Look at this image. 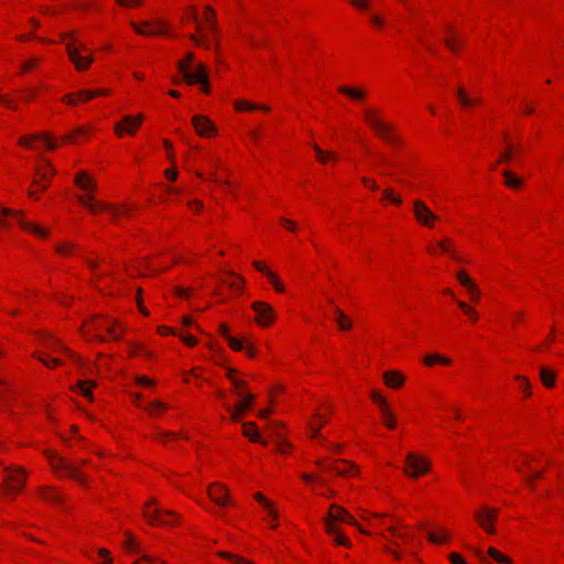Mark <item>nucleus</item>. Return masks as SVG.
I'll return each mask as SVG.
<instances>
[{"instance_id":"c85d7f7f","label":"nucleus","mask_w":564,"mask_h":564,"mask_svg":"<svg viewBox=\"0 0 564 564\" xmlns=\"http://www.w3.org/2000/svg\"><path fill=\"white\" fill-rule=\"evenodd\" d=\"M540 378H541V381L543 382V384L547 388H552L555 383V373L554 371L545 368V367H541L540 369Z\"/></svg>"},{"instance_id":"393cba45","label":"nucleus","mask_w":564,"mask_h":564,"mask_svg":"<svg viewBox=\"0 0 564 564\" xmlns=\"http://www.w3.org/2000/svg\"><path fill=\"white\" fill-rule=\"evenodd\" d=\"M40 496L46 500L47 502H51L53 505H58L61 502V494L53 487H44Z\"/></svg>"},{"instance_id":"4c0bfd02","label":"nucleus","mask_w":564,"mask_h":564,"mask_svg":"<svg viewBox=\"0 0 564 564\" xmlns=\"http://www.w3.org/2000/svg\"><path fill=\"white\" fill-rule=\"evenodd\" d=\"M36 357L44 366L48 368H55L62 365V360L57 357H48L46 355H39Z\"/></svg>"},{"instance_id":"bb28decb","label":"nucleus","mask_w":564,"mask_h":564,"mask_svg":"<svg viewBox=\"0 0 564 564\" xmlns=\"http://www.w3.org/2000/svg\"><path fill=\"white\" fill-rule=\"evenodd\" d=\"M238 397L241 400L237 404V408L239 409V411H242L245 413L246 411H248L251 408L252 402L254 400V395L251 393L238 392Z\"/></svg>"},{"instance_id":"680f3d73","label":"nucleus","mask_w":564,"mask_h":564,"mask_svg":"<svg viewBox=\"0 0 564 564\" xmlns=\"http://www.w3.org/2000/svg\"><path fill=\"white\" fill-rule=\"evenodd\" d=\"M352 6H355L358 9H367L369 6L368 0H351Z\"/></svg>"},{"instance_id":"0eeeda50","label":"nucleus","mask_w":564,"mask_h":564,"mask_svg":"<svg viewBox=\"0 0 564 564\" xmlns=\"http://www.w3.org/2000/svg\"><path fill=\"white\" fill-rule=\"evenodd\" d=\"M26 480L25 471L18 467H7L3 471L4 489L8 494L20 492Z\"/></svg>"},{"instance_id":"a19ab883","label":"nucleus","mask_w":564,"mask_h":564,"mask_svg":"<svg viewBox=\"0 0 564 564\" xmlns=\"http://www.w3.org/2000/svg\"><path fill=\"white\" fill-rule=\"evenodd\" d=\"M457 304H458L459 308L473 321L478 319V314L473 307H470L469 305H467L465 302H462V301H459Z\"/></svg>"},{"instance_id":"3c124183","label":"nucleus","mask_w":564,"mask_h":564,"mask_svg":"<svg viewBox=\"0 0 564 564\" xmlns=\"http://www.w3.org/2000/svg\"><path fill=\"white\" fill-rule=\"evenodd\" d=\"M98 554L102 558V562H100L99 564H111L112 560L110 557V552L108 550L100 549Z\"/></svg>"},{"instance_id":"5fc2aeb1","label":"nucleus","mask_w":564,"mask_h":564,"mask_svg":"<svg viewBox=\"0 0 564 564\" xmlns=\"http://www.w3.org/2000/svg\"><path fill=\"white\" fill-rule=\"evenodd\" d=\"M517 379L520 381V386L525 391V394L530 395V391H529L530 383H529V380L525 377H522V376H518Z\"/></svg>"},{"instance_id":"473e14b6","label":"nucleus","mask_w":564,"mask_h":564,"mask_svg":"<svg viewBox=\"0 0 564 564\" xmlns=\"http://www.w3.org/2000/svg\"><path fill=\"white\" fill-rule=\"evenodd\" d=\"M435 362H441L443 365H449L451 364V359L447 358V357H443L441 355H437V354H431V355H427L424 358V364L426 366H433Z\"/></svg>"},{"instance_id":"c9c22d12","label":"nucleus","mask_w":564,"mask_h":564,"mask_svg":"<svg viewBox=\"0 0 564 564\" xmlns=\"http://www.w3.org/2000/svg\"><path fill=\"white\" fill-rule=\"evenodd\" d=\"M457 97L464 107H469L479 102L478 99H471L463 88L457 89Z\"/></svg>"},{"instance_id":"09e8293b","label":"nucleus","mask_w":564,"mask_h":564,"mask_svg":"<svg viewBox=\"0 0 564 564\" xmlns=\"http://www.w3.org/2000/svg\"><path fill=\"white\" fill-rule=\"evenodd\" d=\"M124 545L130 552H138L137 542L131 534H127Z\"/></svg>"},{"instance_id":"052dcab7","label":"nucleus","mask_w":564,"mask_h":564,"mask_svg":"<svg viewBox=\"0 0 564 564\" xmlns=\"http://www.w3.org/2000/svg\"><path fill=\"white\" fill-rule=\"evenodd\" d=\"M379 406H380L382 416L391 415V410L388 408V404L384 399L379 403Z\"/></svg>"},{"instance_id":"2f4dec72","label":"nucleus","mask_w":564,"mask_h":564,"mask_svg":"<svg viewBox=\"0 0 564 564\" xmlns=\"http://www.w3.org/2000/svg\"><path fill=\"white\" fill-rule=\"evenodd\" d=\"M132 28L135 30L137 33L142 35H152L161 33V31L150 24H144L143 26L138 25L137 23H131Z\"/></svg>"},{"instance_id":"a211bd4d","label":"nucleus","mask_w":564,"mask_h":564,"mask_svg":"<svg viewBox=\"0 0 564 564\" xmlns=\"http://www.w3.org/2000/svg\"><path fill=\"white\" fill-rule=\"evenodd\" d=\"M143 117L141 115L137 117L126 116L122 119V123L116 126V132L118 135H122L123 131L129 134H133L134 131L140 127Z\"/></svg>"},{"instance_id":"e433bc0d","label":"nucleus","mask_w":564,"mask_h":564,"mask_svg":"<svg viewBox=\"0 0 564 564\" xmlns=\"http://www.w3.org/2000/svg\"><path fill=\"white\" fill-rule=\"evenodd\" d=\"M254 499H256L258 502L262 503V505L268 509L269 514H270L273 519H276V518H278L276 511L273 509L272 503H271L269 500H267V499H265V497H264L262 494L257 492V494L254 495Z\"/></svg>"},{"instance_id":"6e6d98bb","label":"nucleus","mask_w":564,"mask_h":564,"mask_svg":"<svg viewBox=\"0 0 564 564\" xmlns=\"http://www.w3.org/2000/svg\"><path fill=\"white\" fill-rule=\"evenodd\" d=\"M280 223L286 227L288 230L290 231H295L296 230V224L290 219H286V218H281L280 219Z\"/></svg>"},{"instance_id":"5701e85b","label":"nucleus","mask_w":564,"mask_h":564,"mask_svg":"<svg viewBox=\"0 0 564 564\" xmlns=\"http://www.w3.org/2000/svg\"><path fill=\"white\" fill-rule=\"evenodd\" d=\"M338 90L356 101H362L366 97V90L358 87L340 86Z\"/></svg>"},{"instance_id":"f03ea898","label":"nucleus","mask_w":564,"mask_h":564,"mask_svg":"<svg viewBox=\"0 0 564 564\" xmlns=\"http://www.w3.org/2000/svg\"><path fill=\"white\" fill-rule=\"evenodd\" d=\"M324 522L326 532L334 538V541L337 544L348 547L351 545L348 539L339 534L337 527L335 525V522H344L354 527H358L352 516L349 514L343 507L332 505Z\"/></svg>"},{"instance_id":"4d7b16f0","label":"nucleus","mask_w":564,"mask_h":564,"mask_svg":"<svg viewBox=\"0 0 564 564\" xmlns=\"http://www.w3.org/2000/svg\"><path fill=\"white\" fill-rule=\"evenodd\" d=\"M438 246L444 252H449L454 259H458V257L454 252H452L447 240L438 242Z\"/></svg>"},{"instance_id":"9b49d317","label":"nucleus","mask_w":564,"mask_h":564,"mask_svg":"<svg viewBox=\"0 0 564 564\" xmlns=\"http://www.w3.org/2000/svg\"><path fill=\"white\" fill-rule=\"evenodd\" d=\"M156 501L152 499L147 506L143 511V516L151 524H162V525H170L173 524V521H170L165 519V517H176V514L173 511L170 510H162L160 508L151 509V506H154Z\"/></svg>"},{"instance_id":"ddd939ff","label":"nucleus","mask_w":564,"mask_h":564,"mask_svg":"<svg viewBox=\"0 0 564 564\" xmlns=\"http://www.w3.org/2000/svg\"><path fill=\"white\" fill-rule=\"evenodd\" d=\"M207 494L209 499L219 507H226L232 503L229 489L223 484H212L207 489Z\"/></svg>"},{"instance_id":"864d4df0","label":"nucleus","mask_w":564,"mask_h":564,"mask_svg":"<svg viewBox=\"0 0 564 564\" xmlns=\"http://www.w3.org/2000/svg\"><path fill=\"white\" fill-rule=\"evenodd\" d=\"M0 102L3 104L9 109H12V110L18 109L17 104L11 99L6 98L4 96H0Z\"/></svg>"},{"instance_id":"2eb2a0df","label":"nucleus","mask_w":564,"mask_h":564,"mask_svg":"<svg viewBox=\"0 0 564 564\" xmlns=\"http://www.w3.org/2000/svg\"><path fill=\"white\" fill-rule=\"evenodd\" d=\"M45 455L48 459L52 470L57 477H66L68 475V465L64 457L58 455L55 451L47 449Z\"/></svg>"},{"instance_id":"c756f323","label":"nucleus","mask_w":564,"mask_h":564,"mask_svg":"<svg viewBox=\"0 0 564 564\" xmlns=\"http://www.w3.org/2000/svg\"><path fill=\"white\" fill-rule=\"evenodd\" d=\"M235 108L237 110H256V109H261L263 111H269L270 108L268 106H261V105H257V104H253V102H250V101H246V100H240V101H237L235 104Z\"/></svg>"},{"instance_id":"8fccbe9b","label":"nucleus","mask_w":564,"mask_h":564,"mask_svg":"<svg viewBox=\"0 0 564 564\" xmlns=\"http://www.w3.org/2000/svg\"><path fill=\"white\" fill-rule=\"evenodd\" d=\"M513 147L509 145L508 149L500 154L497 163L509 162L512 159Z\"/></svg>"},{"instance_id":"e2e57ef3","label":"nucleus","mask_w":564,"mask_h":564,"mask_svg":"<svg viewBox=\"0 0 564 564\" xmlns=\"http://www.w3.org/2000/svg\"><path fill=\"white\" fill-rule=\"evenodd\" d=\"M427 539L433 543H441L447 539V535H444L443 538H438L435 533L430 532L427 534Z\"/></svg>"},{"instance_id":"338daca9","label":"nucleus","mask_w":564,"mask_h":564,"mask_svg":"<svg viewBox=\"0 0 564 564\" xmlns=\"http://www.w3.org/2000/svg\"><path fill=\"white\" fill-rule=\"evenodd\" d=\"M35 95H36V89L35 88H29L25 91L24 100L25 101H31V100H33Z\"/></svg>"},{"instance_id":"f257e3e1","label":"nucleus","mask_w":564,"mask_h":564,"mask_svg":"<svg viewBox=\"0 0 564 564\" xmlns=\"http://www.w3.org/2000/svg\"><path fill=\"white\" fill-rule=\"evenodd\" d=\"M76 185L79 189L85 192L84 194L77 195V200L85 206L90 213L96 214L100 210L109 213L113 218L120 215V210L111 205L98 203L94 199L93 192L96 188L93 178L84 171H80L73 177V185Z\"/></svg>"},{"instance_id":"72a5a7b5","label":"nucleus","mask_w":564,"mask_h":564,"mask_svg":"<svg viewBox=\"0 0 564 564\" xmlns=\"http://www.w3.org/2000/svg\"><path fill=\"white\" fill-rule=\"evenodd\" d=\"M488 555L495 560L496 562L502 563V564H511V558L500 553L495 547L488 549Z\"/></svg>"},{"instance_id":"bf43d9fd","label":"nucleus","mask_w":564,"mask_h":564,"mask_svg":"<svg viewBox=\"0 0 564 564\" xmlns=\"http://www.w3.org/2000/svg\"><path fill=\"white\" fill-rule=\"evenodd\" d=\"M449 561L452 564H466L463 557L458 553H451Z\"/></svg>"},{"instance_id":"f8f14e48","label":"nucleus","mask_w":564,"mask_h":564,"mask_svg":"<svg viewBox=\"0 0 564 564\" xmlns=\"http://www.w3.org/2000/svg\"><path fill=\"white\" fill-rule=\"evenodd\" d=\"M413 214L420 225L429 228H432L434 226V221L438 220V216L435 215L427 207V205L420 199H415L413 202Z\"/></svg>"},{"instance_id":"6e6552de","label":"nucleus","mask_w":564,"mask_h":564,"mask_svg":"<svg viewBox=\"0 0 564 564\" xmlns=\"http://www.w3.org/2000/svg\"><path fill=\"white\" fill-rule=\"evenodd\" d=\"M1 215L4 216V217L12 216L15 219L17 224L23 230L32 232V234H34L39 238H45L47 236V230L46 229H44L43 227H41V226H39V225L34 224V223L25 220L22 210H13L11 208L3 207L1 209Z\"/></svg>"},{"instance_id":"7c9ffc66","label":"nucleus","mask_w":564,"mask_h":564,"mask_svg":"<svg viewBox=\"0 0 564 564\" xmlns=\"http://www.w3.org/2000/svg\"><path fill=\"white\" fill-rule=\"evenodd\" d=\"M456 276L459 283L465 286L468 292H478V288L464 271H459Z\"/></svg>"},{"instance_id":"f3484780","label":"nucleus","mask_w":564,"mask_h":564,"mask_svg":"<svg viewBox=\"0 0 564 564\" xmlns=\"http://www.w3.org/2000/svg\"><path fill=\"white\" fill-rule=\"evenodd\" d=\"M193 126L196 130V132L200 137H210L213 133L216 132V127L213 124V122L200 115L194 116L193 119Z\"/></svg>"},{"instance_id":"cd10ccee","label":"nucleus","mask_w":564,"mask_h":564,"mask_svg":"<svg viewBox=\"0 0 564 564\" xmlns=\"http://www.w3.org/2000/svg\"><path fill=\"white\" fill-rule=\"evenodd\" d=\"M502 175L505 177V184L511 188H519L522 184V180L509 170H503Z\"/></svg>"},{"instance_id":"a878e982","label":"nucleus","mask_w":564,"mask_h":564,"mask_svg":"<svg viewBox=\"0 0 564 564\" xmlns=\"http://www.w3.org/2000/svg\"><path fill=\"white\" fill-rule=\"evenodd\" d=\"M93 386L90 380H78L76 384L73 383V392L77 390L83 397L91 399Z\"/></svg>"},{"instance_id":"4468645a","label":"nucleus","mask_w":564,"mask_h":564,"mask_svg":"<svg viewBox=\"0 0 564 564\" xmlns=\"http://www.w3.org/2000/svg\"><path fill=\"white\" fill-rule=\"evenodd\" d=\"M496 517H497V510L488 508V507H485L475 513V518H476L478 524L487 533H490V534H494L496 532V529L494 527Z\"/></svg>"},{"instance_id":"79ce46f5","label":"nucleus","mask_w":564,"mask_h":564,"mask_svg":"<svg viewBox=\"0 0 564 564\" xmlns=\"http://www.w3.org/2000/svg\"><path fill=\"white\" fill-rule=\"evenodd\" d=\"M265 275L270 279L271 283L278 292H284V286L281 284L278 275L274 272L270 270Z\"/></svg>"},{"instance_id":"13d9d810","label":"nucleus","mask_w":564,"mask_h":564,"mask_svg":"<svg viewBox=\"0 0 564 564\" xmlns=\"http://www.w3.org/2000/svg\"><path fill=\"white\" fill-rule=\"evenodd\" d=\"M188 17L191 20H193L195 23H197V28L200 26L199 24V20H198V15H197V11L194 7H189L188 9Z\"/></svg>"},{"instance_id":"423d86ee","label":"nucleus","mask_w":564,"mask_h":564,"mask_svg":"<svg viewBox=\"0 0 564 564\" xmlns=\"http://www.w3.org/2000/svg\"><path fill=\"white\" fill-rule=\"evenodd\" d=\"M85 328L87 330H94L96 333V337L101 340L106 338L118 340L121 337V330L110 319H95L87 323Z\"/></svg>"},{"instance_id":"4be33fe9","label":"nucleus","mask_w":564,"mask_h":564,"mask_svg":"<svg viewBox=\"0 0 564 564\" xmlns=\"http://www.w3.org/2000/svg\"><path fill=\"white\" fill-rule=\"evenodd\" d=\"M335 322L340 330H348L352 327L351 319L338 307H334Z\"/></svg>"},{"instance_id":"1a4fd4ad","label":"nucleus","mask_w":564,"mask_h":564,"mask_svg":"<svg viewBox=\"0 0 564 564\" xmlns=\"http://www.w3.org/2000/svg\"><path fill=\"white\" fill-rule=\"evenodd\" d=\"M430 469V463L426 458L419 456L414 453H409L405 456L404 474L409 477L416 478L424 475Z\"/></svg>"},{"instance_id":"c03bdc74","label":"nucleus","mask_w":564,"mask_h":564,"mask_svg":"<svg viewBox=\"0 0 564 564\" xmlns=\"http://www.w3.org/2000/svg\"><path fill=\"white\" fill-rule=\"evenodd\" d=\"M229 275L232 276V281L228 282L229 286L232 289L241 290V288L243 285V279L239 275H236L232 272H229ZM224 282L227 283V281H224Z\"/></svg>"},{"instance_id":"20e7f679","label":"nucleus","mask_w":564,"mask_h":564,"mask_svg":"<svg viewBox=\"0 0 564 564\" xmlns=\"http://www.w3.org/2000/svg\"><path fill=\"white\" fill-rule=\"evenodd\" d=\"M193 58H194L193 54L188 53L186 55L185 59L178 62L177 67H178L180 72L183 74V77L187 84H189V85L200 84L202 90L207 94V93H209V82H208V76L206 73V67L203 64H198L196 66V70L191 72L188 69V67H189V64L192 63Z\"/></svg>"},{"instance_id":"a18cd8bd","label":"nucleus","mask_w":564,"mask_h":564,"mask_svg":"<svg viewBox=\"0 0 564 564\" xmlns=\"http://www.w3.org/2000/svg\"><path fill=\"white\" fill-rule=\"evenodd\" d=\"M316 154H317V159L322 162V163H325L327 161L328 158H333L336 160V156L330 154V153H325L317 144H314L313 145Z\"/></svg>"},{"instance_id":"aec40b11","label":"nucleus","mask_w":564,"mask_h":564,"mask_svg":"<svg viewBox=\"0 0 564 564\" xmlns=\"http://www.w3.org/2000/svg\"><path fill=\"white\" fill-rule=\"evenodd\" d=\"M72 57H73V66L79 72L86 70L94 59L91 55H83L80 53L79 48L75 44L74 39H73Z\"/></svg>"},{"instance_id":"dca6fc26","label":"nucleus","mask_w":564,"mask_h":564,"mask_svg":"<svg viewBox=\"0 0 564 564\" xmlns=\"http://www.w3.org/2000/svg\"><path fill=\"white\" fill-rule=\"evenodd\" d=\"M252 310L257 313L256 321L259 325L269 326L272 323L274 312L268 303L254 302L252 303Z\"/></svg>"},{"instance_id":"412c9836","label":"nucleus","mask_w":564,"mask_h":564,"mask_svg":"<svg viewBox=\"0 0 564 564\" xmlns=\"http://www.w3.org/2000/svg\"><path fill=\"white\" fill-rule=\"evenodd\" d=\"M384 383L393 389H398L402 386L404 378L398 371H387L383 373Z\"/></svg>"},{"instance_id":"0e129e2a","label":"nucleus","mask_w":564,"mask_h":564,"mask_svg":"<svg viewBox=\"0 0 564 564\" xmlns=\"http://www.w3.org/2000/svg\"><path fill=\"white\" fill-rule=\"evenodd\" d=\"M383 419H384V424L387 427H389V429L395 427V421H394V416L392 413L389 416H383Z\"/></svg>"},{"instance_id":"49530a36","label":"nucleus","mask_w":564,"mask_h":564,"mask_svg":"<svg viewBox=\"0 0 564 564\" xmlns=\"http://www.w3.org/2000/svg\"><path fill=\"white\" fill-rule=\"evenodd\" d=\"M383 198L390 199L393 204L400 205L402 203V198L400 196L394 195L391 188H388L383 192Z\"/></svg>"},{"instance_id":"69168bd1","label":"nucleus","mask_w":564,"mask_h":564,"mask_svg":"<svg viewBox=\"0 0 564 564\" xmlns=\"http://www.w3.org/2000/svg\"><path fill=\"white\" fill-rule=\"evenodd\" d=\"M180 337L185 344L189 346H194L197 343L196 339L191 335H181Z\"/></svg>"},{"instance_id":"603ef678","label":"nucleus","mask_w":564,"mask_h":564,"mask_svg":"<svg viewBox=\"0 0 564 564\" xmlns=\"http://www.w3.org/2000/svg\"><path fill=\"white\" fill-rule=\"evenodd\" d=\"M166 408V405L160 401H154L152 402L149 406L145 408L147 411H149L151 414L154 413V410H164Z\"/></svg>"},{"instance_id":"de8ad7c7","label":"nucleus","mask_w":564,"mask_h":564,"mask_svg":"<svg viewBox=\"0 0 564 564\" xmlns=\"http://www.w3.org/2000/svg\"><path fill=\"white\" fill-rule=\"evenodd\" d=\"M226 340L228 341V345L230 346V348L236 351L242 350L245 348L243 343L240 339H237L232 336L228 337V339H226Z\"/></svg>"},{"instance_id":"39448f33","label":"nucleus","mask_w":564,"mask_h":564,"mask_svg":"<svg viewBox=\"0 0 564 564\" xmlns=\"http://www.w3.org/2000/svg\"><path fill=\"white\" fill-rule=\"evenodd\" d=\"M53 175V167L50 162L44 158H40L35 164V174L32 181V186L28 191V195L37 200L40 198L39 191H44L48 187V181Z\"/></svg>"},{"instance_id":"6ab92c4d","label":"nucleus","mask_w":564,"mask_h":564,"mask_svg":"<svg viewBox=\"0 0 564 564\" xmlns=\"http://www.w3.org/2000/svg\"><path fill=\"white\" fill-rule=\"evenodd\" d=\"M340 463L347 465V468H339L337 466H335L334 464H330V465H326L324 464L323 460H316V465L322 469V470H325V471H328V473H333L337 476H348V475H351V474H355L357 473V467L347 462V460H339Z\"/></svg>"},{"instance_id":"ea45409f","label":"nucleus","mask_w":564,"mask_h":564,"mask_svg":"<svg viewBox=\"0 0 564 564\" xmlns=\"http://www.w3.org/2000/svg\"><path fill=\"white\" fill-rule=\"evenodd\" d=\"M41 59L39 57H32L28 61H25L22 65H21V74H24V73H28V72H31L32 69L36 68L40 64Z\"/></svg>"},{"instance_id":"b1692460","label":"nucleus","mask_w":564,"mask_h":564,"mask_svg":"<svg viewBox=\"0 0 564 564\" xmlns=\"http://www.w3.org/2000/svg\"><path fill=\"white\" fill-rule=\"evenodd\" d=\"M242 433L246 437H248L251 442H261L262 444H267L261 440V436L257 430V426L253 422H246L242 425Z\"/></svg>"},{"instance_id":"58836bf2","label":"nucleus","mask_w":564,"mask_h":564,"mask_svg":"<svg viewBox=\"0 0 564 564\" xmlns=\"http://www.w3.org/2000/svg\"><path fill=\"white\" fill-rule=\"evenodd\" d=\"M205 9H206V12H207L206 23H207L209 30L213 33H216L217 32V25H216V20H215V11L213 10V8H210L208 6Z\"/></svg>"},{"instance_id":"774afa93","label":"nucleus","mask_w":564,"mask_h":564,"mask_svg":"<svg viewBox=\"0 0 564 564\" xmlns=\"http://www.w3.org/2000/svg\"><path fill=\"white\" fill-rule=\"evenodd\" d=\"M141 560L147 564H163L159 558H154L148 555H143Z\"/></svg>"},{"instance_id":"37998d69","label":"nucleus","mask_w":564,"mask_h":564,"mask_svg":"<svg viewBox=\"0 0 564 564\" xmlns=\"http://www.w3.org/2000/svg\"><path fill=\"white\" fill-rule=\"evenodd\" d=\"M219 555L221 557H225V558H228L232 562H235L236 564H252L251 562L242 558V557H239L237 555H234V554H230V553H227V552H219Z\"/></svg>"},{"instance_id":"f704fd0d","label":"nucleus","mask_w":564,"mask_h":564,"mask_svg":"<svg viewBox=\"0 0 564 564\" xmlns=\"http://www.w3.org/2000/svg\"><path fill=\"white\" fill-rule=\"evenodd\" d=\"M457 97L464 107H469L479 102L478 99H471L463 88L457 89Z\"/></svg>"},{"instance_id":"9d476101","label":"nucleus","mask_w":564,"mask_h":564,"mask_svg":"<svg viewBox=\"0 0 564 564\" xmlns=\"http://www.w3.org/2000/svg\"><path fill=\"white\" fill-rule=\"evenodd\" d=\"M19 144L35 151L53 150L56 148L55 141L44 134H30L21 137Z\"/></svg>"},{"instance_id":"7ed1b4c3","label":"nucleus","mask_w":564,"mask_h":564,"mask_svg":"<svg viewBox=\"0 0 564 564\" xmlns=\"http://www.w3.org/2000/svg\"><path fill=\"white\" fill-rule=\"evenodd\" d=\"M364 119L379 138L391 144L400 143V138L393 133V126L383 121L378 109L365 108Z\"/></svg>"}]
</instances>
